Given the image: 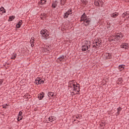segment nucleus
Listing matches in <instances>:
<instances>
[{
  "instance_id": "1",
  "label": "nucleus",
  "mask_w": 129,
  "mask_h": 129,
  "mask_svg": "<svg viewBox=\"0 0 129 129\" xmlns=\"http://www.w3.org/2000/svg\"><path fill=\"white\" fill-rule=\"evenodd\" d=\"M69 87H71L73 90H77L78 92L79 91V84L75 83L74 81H70L69 82Z\"/></svg>"
},
{
  "instance_id": "2",
  "label": "nucleus",
  "mask_w": 129,
  "mask_h": 129,
  "mask_svg": "<svg viewBox=\"0 0 129 129\" xmlns=\"http://www.w3.org/2000/svg\"><path fill=\"white\" fill-rule=\"evenodd\" d=\"M82 51H87L90 48V41L86 40L82 43Z\"/></svg>"
},
{
  "instance_id": "3",
  "label": "nucleus",
  "mask_w": 129,
  "mask_h": 129,
  "mask_svg": "<svg viewBox=\"0 0 129 129\" xmlns=\"http://www.w3.org/2000/svg\"><path fill=\"white\" fill-rule=\"evenodd\" d=\"M81 22H84V24L85 26H87L89 25V23H90V19L86 17L85 13H84L81 17Z\"/></svg>"
},
{
  "instance_id": "4",
  "label": "nucleus",
  "mask_w": 129,
  "mask_h": 129,
  "mask_svg": "<svg viewBox=\"0 0 129 129\" xmlns=\"http://www.w3.org/2000/svg\"><path fill=\"white\" fill-rule=\"evenodd\" d=\"M123 37V35L122 34L118 33L116 35V36H112L109 38L110 41H117V40H119L120 38H122Z\"/></svg>"
},
{
  "instance_id": "5",
  "label": "nucleus",
  "mask_w": 129,
  "mask_h": 129,
  "mask_svg": "<svg viewBox=\"0 0 129 129\" xmlns=\"http://www.w3.org/2000/svg\"><path fill=\"white\" fill-rule=\"evenodd\" d=\"M40 34L43 38H48L49 37V32L46 29L42 30L40 31Z\"/></svg>"
},
{
  "instance_id": "6",
  "label": "nucleus",
  "mask_w": 129,
  "mask_h": 129,
  "mask_svg": "<svg viewBox=\"0 0 129 129\" xmlns=\"http://www.w3.org/2000/svg\"><path fill=\"white\" fill-rule=\"evenodd\" d=\"M44 82H45V79L41 78H37L35 81V83L37 85H39V84H44Z\"/></svg>"
},
{
  "instance_id": "7",
  "label": "nucleus",
  "mask_w": 129,
  "mask_h": 129,
  "mask_svg": "<svg viewBox=\"0 0 129 129\" xmlns=\"http://www.w3.org/2000/svg\"><path fill=\"white\" fill-rule=\"evenodd\" d=\"M94 45H93V47H98L101 44V41L99 40H95V41L93 43Z\"/></svg>"
},
{
  "instance_id": "8",
  "label": "nucleus",
  "mask_w": 129,
  "mask_h": 129,
  "mask_svg": "<svg viewBox=\"0 0 129 129\" xmlns=\"http://www.w3.org/2000/svg\"><path fill=\"white\" fill-rule=\"evenodd\" d=\"M104 59H111L112 56L110 53H106L104 54Z\"/></svg>"
},
{
  "instance_id": "9",
  "label": "nucleus",
  "mask_w": 129,
  "mask_h": 129,
  "mask_svg": "<svg viewBox=\"0 0 129 129\" xmlns=\"http://www.w3.org/2000/svg\"><path fill=\"white\" fill-rule=\"evenodd\" d=\"M121 48H122V49H128V48H129V44L128 43H122L121 45Z\"/></svg>"
},
{
  "instance_id": "10",
  "label": "nucleus",
  "mask_w": 129,
  "mask_h": 129,
  "mask_svg": "<svg viewBox=\"0 0 129 129\" xmlns=\"http://www.w3.org/2000/svg\"><path fill=\"white\" fill-rule=\"evenodd\" d=\"M57 5H58V2H57V1H53L51 5L52 9H55V8H56Z\"/></svg>"
},
{
  "instance_id": "11",
  "label": "nucleus",
  "mask_w": 129,
  "mask_h": 129,
  "mask_svg": "<svg viewBox=\"0 0 129 129\" xmlns=\"http://www.w3.org/2000/svg\"><path fill=\"white\" fill-rule=\"evenodd\" d=\"M48 121H50V122H53L54 120H56V117L51 116L48 118Z\"/></svg>"
},
{
  "instance_id": "12",
  "label": "nucleus",
  "mask_w": 129,
  "mask_h": 129,
  "mask_svg": "<svg viewBox=\"0 0 129 129\" xmlns=\"http://www.w3.org/2000/svg\"><path fill=\"white\" fill-rule=\"evenodd\" d=\"M71 14H72L71 13V10H70V11H68L67 13H64V15L63 16L64 18L67 19V17H68V16H69L70 15H71Z\"/></svg>"
},
{
  "instance_id": "13",
  "label": "nucleus",
  "mask_w": 129,
  "mask_h": 129,
  "mask_svg": "<svg viewBox=\"0 0 129 129\" xmlns=\"http://www.w3.org/2000/svg\"><path fill=\"white\" fill-rule=\"evenodd\" d=\"M95 6H96L97 7L99 6L100 5V3H101V0H95Z\"/></svg>"
},
{
  "instance_id": "14",
  "label": "nucleus",
  "mask_w": 129,
  "mask_h": 129,
  "mask_svg": "<svg viewBox=\"0 0 129 129\" xmlns=\"http://www.w3.org/2000/svg\"><path fill=\"white\" fill-rule=\"evenodd\" d=\"M34 43H35V37H32L30 40V44H31V47H34Z\"/></svg>"
},
{
  "instance_id": "15",
  "label": "nucleus",
  "mask_w": 129,
  "mask_h": 129,
  "mask_svg": "<svg viewBox=\"0 0 129 129\" xmlns=\"http://www.w3.org/2000/svg\"><path fill=\"white\" fill-rule=\"evenodd\" d=\"M58 60H59V61H62L63 62H64V61H66V59H65V57H64V56L59 57L58 58Z\"/></svg>"
},
{
  "instance_id": "16",
  "label": "nucleus",
  "mask_w": 129,
  "mask_h": 129,
  "mask_svg": "<svg viewBox=\"0 0 129 129\" xmlns=\"http://www.w3.org/2000/svg\"><path fill=\"white\" fill-rule=\"evenodd\" d=\"M23 23V21L22 20L20 21L19 23L16 25V27L19 29L22 26V24Z\"/></svg>"
},
{
  "instance_id": "17",
  "label": "nucleus",
  "mask_w": 129,
  "mask_h": 129,
  "mask_svg": "<svg viewBox=\"0 0 129 129\" xmlns=\"http://www.w3.org/2000/svg\"><path fill=\"white\" fill-rule=\"evenodd\" d=\"M118 69L120 70V71H121V70H123L124 69V65L121 64L119 66Z\"/></svg>"
},
{
  "instance_id": "18",
  "label": "nucleus",
  "mask_w": 129,
  "mask_h": 129,
  "mask_svg": "<svg viewBox=\"0 0 129 129\" xmlns=\"http://www.w3.org/2000/svg\"><path fill=\"white\" fill-rule=\"evenodd\" d=\"M47 17H48L47 14H46V13H43L41 15V19H42V20H44V18H47Z\"/></svg>"
},
{
  "instance_id": "19",
  "label": "nucleus",
  "mask_w": 129,
  "mask_h": 129,
  "mask_svg": "<svg viewBox=\"0 0 129 129\" xmlns=\"http://www.w3.org/2000/svg\"><path fill=\"white\" fill-rule=\"evenodd\" d=\"M118 16V13H115L111 14L112 18H116Z\"/></svg>"
},
{
  "instance_id": "20",
  "label": "nucleus",
  "mask_w": 129,
  "mask_h": 129,
  "mask_svg": "<svg viewBox=\"0 0 129 129\" xmlns=\"http://www.w3.org/2000/svg\"><path fill=\"white\" fill-rule=\"evenodd\" d=\"M48 96H49V97H54V93L49 92L48 93Z\"/></svg>"
},
{
  "instance_id": "21",
  "label": "nucleus",
  "mask_w": 129,
  "mask_h": 129,
  "mask_svg": "<svg viewBox=\"0 0 129 129\" xmlns=\"http://www.w3.org/2000/svg\"><path fill=\"white\" fill-rule=\"evenodd\" d=\"M1 12H2V14H5L6 13V10H5V8H4V7H2L0 9V13Z\"/></svg>"
},
{
  "instance_id": "22",
  "label": "nucleus",
  "mask_w": 129,
  "mask_h": 129,
  "mask_svg": "<svg viewBox=\"0 0 129 129\" xmlns=\"http://www.w3.org/2000/svg\"><path fill=\"white\" fill-rule=\"evenodd\" d=\"M44 97V95L43 94H40L38 95L39 99L41 100Z\"/></svg>"
},
{
  "instance_id": "23",
  "label": "nucleus",
  "mask_w": 129,
  "mask_h": 129,
  "mask_svg": "<svg viewBox=\"0 0 129 129\" xmlns=\"http://www.w3.org/2000/svg\"><path fill=\"white\" fill-rule=\"evenodd\" d=\"M128 16V12H126L125 13H123L122 15V18H124V17H127Z\"/></svg>"
},
{
  "instance_id": "24",
  "label": "nucleus",
  "mask_w": 129,
  "mask_h": 129,
  "mask_svg": "<svg viewBox=\"0 0 129 129\" xmlns=\"http://www.w3.org/2000/svg\"><path fill=\"white\" fill-rule=\"evenodd\" d=\"M65 2H66V0H60V5L64 6L65 5Z\"/></svg>"
},
{
  "instance_id": "25",
  "label": "nucleus",
  "mask_w": 129,
  "mask_h": 129,
  "mask_svg": "<svg viewBox=\"0 0 129 129\" xmlns=\"http://www.w3.org/2000/svg\"><path fill=\"white\" fill-rule=\"evenodd\" d=\"M14 19H15V16H11L9 18V22H11V21H12L13 20H14Z\"/></svg>"
},
{
  "instance_id": "26",
  "label": "nucleus",
  "mask_w": 129,
  "mask_h": 129,
  "mask_svg": "<svg viewBox=\"0 0 129 129\" xmlns=\"http://www.w3.org/2000/svg\"><path fill=\"white\" fill-rule=\"evenodd\" d=\"M81 2L84 5H86V4H87V0H81Z\"/></svg>"
},
{
  "instance_id": "27",
  "label": "nucleus",
  "mask_w": 129,
  "mask_h": 129,
  "mask_svg": "<svg viewBox=\"0 0 129 129\" xmlns=\"http://www.w3.org/2000/svg\"><path fill=\"white\" fill-rule=\"evenodd\" d=\"M46 2V0H40V4H41V5H44Z\"/></svg>"
},
{
  "instance_id": "28",
  "label": "nucleus",
  "mask_w": 129,
  "mask_h": 129,
  "mask_svg": "<svg viewBox=\"0 0 129 129\" xmlns=\"http://www.w3.org/2000/svg\"><path fill=\"white\" fill-rule=\"evenodd\" d=\"M121 110V108L119 107L117 108V114H119V111Z\"/></svg>"
},
{
  "instance_id": "29",
  "label": "nucleus",
  "mask_w": 129,
  "mask_h": 129,
  "mask_svg": "<svg viewBox=\"0 0 129 129\" xmlns=\"http://www.w3.org/2000/svg\"><path fill=\"white\" fill-rule=\"evenodd\" d=\"M22 118H23V117L21 116H19L18 118V120L19 121V120H22Z\"/></svg>"
},
{
  "instance_id": "30",
  "label": "nucleus",
  "mask_w": 129,
  "mask_h": 129,
  "mask_svg": "<svg viewBox=\"0 0 129 129\" xmlns=\"http://www.w3.org/2000/svg\"><path fill=\"white\" fill-rule=\"evenodd\" d=\"M16 55L15 54L14 55L12 56L11 57V59H13V60H15L16 59Z\"/></svg>"
},
{
  "instance_id": "31",
  "label": "nucleus",
  "mask_w": 129,
  "mask_h": 129,
  "mask_svg": "<svg viewBox=\"0 0 129 129\" xmlns=\"http://www.w3.org/2000/svg\"><path fill=\"white\" fill-rule=\"evenodd\" d=\"M118 81H120V82H118L119 84H120V83H122V80L121 79H119Z\"/></svg>"
},
{
  "instance_id": "32",
  "label": "nucleus",
  "mask_w": 129,
  "mask_h": 129,
  "mask_svg": "<svg viewBox=\"0 0 129 129\" xmlns=\"http://www.w3.org/2000/svg\"><path fill=\"white\" fill-rule=\"evenodd\" d=\"M22 114H23V112L22 111H20L19 113V116H22Z\"/></svg>"
},
{
  "instance_id": "33",
  "label": "nucleus",
  "mask_w": 129,
  "mask_h": 129,
  "mask_svg": "<svg viewBox=\"0 0 129 129\" xmlns=\"http://www.w3.org/2000/svg\"><path fill=\"white\" fill-rule=\"evenodd\" d=\"M3 84V80H0V85H2Z\"/></svg>"
},
{
  "instance_id": "34",
  "label": "nucleus",
  "mask_w": 129,
  "mask_h": 129,
  "mask_svg": "<svg viewBox=\"0 0 129 129\" xmlns=\"http://www.w3.org/2000/svg\"><path fill=\"white\" fill-rule=\"evenodd\" d=\"M76 118H80V116H77Z\"/></svg>"
},
{
  "instance_id": "35",
  "label": "nucleus",
  "mask_w": 129,
  "mask_h": 129,
  "mask_svg": "<svg viewBox=\"0 0 129 129\" xmlns=\"http://www.w3.org/2000/svg\"><path fill=\"white\" fill-rule=\"evenodd\" d=\"M125 2H126L127 3L129 2V0H124Z\"/></svg>"
},
{
  "instance_id": "36",
  "label": "nucleus",
  "mask_w": 129,
  "mask_h": 129,
  "mask_svg": "<svg viewBox=\"0 0 129 129\" xmlns=\"http://www.w3.org/2000/svg\"><path fill=\"white\" fill-rule=\"evenodd\" d=\"M108 28H110V25H109V26H108Z\"/></svg>"
},
{
  "instance_id": "37",
  "label": "nucleus",
  "mask_w": 129,
  "mask_h": 129,
  "mask_svg": "<svg viewBox=\"0 0 129 129\" xmlns=\"http://www.w3.org/2000/svg\"><path fill=\"white\" fill-rule=\"evenodd\" d=\"M3 108H7V107L4 106Z\"/></svg>"
},
{
  "instance_id": "38",
  "label": "nucleus",
  "mask_w": 129,
  "mask_h": 129,
  "mask_svg": "<svg viewBox=\"0 0 129 129\" xmlns=\"http://www.w3.org/2000/svg\"><path fill=\"white\" fill-rule=\"evenodd\" d=\"M26 98H29V97H27Z\"/></svg>"
}]
</instances>
